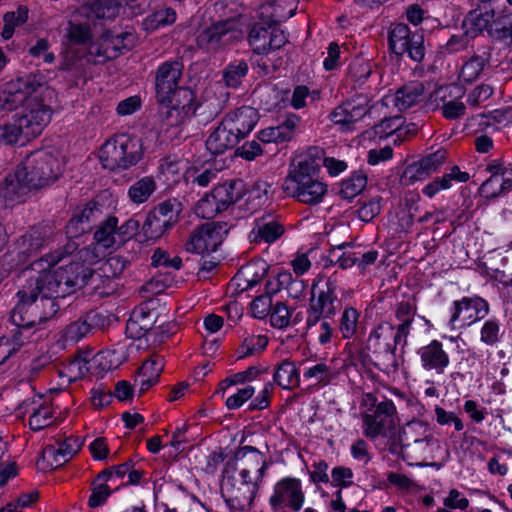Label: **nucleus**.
<instances>
[{"label": "nucleus", "mask_w": 512, "mask_h": 512, "mask_svg": "<svg viewBox=\"0 0 512 512\" xmlns=\"http://www.w3.org/2000/svg\"><path fill=\"white\" fill-rule=\"evenodd\" d=\"M28 20V9L24 6H19L16 11L7 12L4 17V27L2 37L6 40L10 39L15 27L24 24Z\"/></svg>", "instance_id": "50"}, {"label": "nucleus", "mask_w": 512, "mask_h": 512, "mask_svg": "<svg viewBox=\"0 0 512 512\" xmlns=\"http://www.w3.org/2000/svg\"><path fill=\"white\" fill-rule=\"evenodd\" d=\"M503 335L500 321L493 317L483 323L480 329V342L486 346L496 347Z\"/></svg>", "instance_id": "47"}, {"label": "nucleus", "mask_w": 512, "mask_h": 512, "mask_svg": "<svg viewBox=\"0 0 512 512\" xmlns=\"http://www.w3.org/2000/svg\"><path fill=\"white\" fill-rule=\"evenodd\" d=\"M163 367V359L159 356L152 357L142 364L135 380L140 393L146 392L159 381Z\"/></svg>", "instance_id": "36"}, {"label": "nucleus", "mask_w": 512, "mask_h": 512, "mask_svg": "<svg viewBox=\"0 0 512 512\" xmlns=\"http://www.w3.org/2000/svg\"><path fill=\"white\" fill-rule=\"evenodd\" d=\"M421 368L434 375H443L450 365V356L442 342L432 340L417 350Z\"/></svg>", "instance_id": "21"}, {"label": "nucleus", "mask_w": 512, "mask_h": 512, "mask_svg": "<svg viewBox=\"0 0 512 512\" xmlns=\"http://www.w3.org/2000/svg\"><path fill=\"white\" fill-rule=\"evenodd\" d=\"M450 313V327L455 328L457 323H461V327H469L489 314V304L479 296H465L452 303Z\"/></svg>", "instance_id": "17"}, {"label": "nucleus", "mask_w": 512, "mask_h": 512, "mask_svg": "<svg viewBox=\"0 0 512 512\" xmlns=\"http://www.w3.org/2000/svg\"><path fill=\"white\" fill-rule=\"evenodd\" d=\"M241 140L239 134L222 119L207 138L206 148L211 154L219 155L236 147Z\"/></svg>", "instance_id": "24"}, {"label": "nucleus", "mask_w": 512, "mask_h": 512, "mask_svg": "<svg viewBox=\"0 0 512 512\" xmlns=\"http://www.w3.org/2000/svg\"><path fill=\"white\" fill-rule=\"evenodd\" d=\"M227 232L225 223H206L192 232L185 245L186 251L196 254L214 252Z\"/></svg>", "instance_id": "18"}, {"label": "nucleus", "mask_w": 512, "mask_h": 512, "mask_svg": "<svg viewBox=\"0 0 512 512\" xmlns=\"http://www.w3.org/2000/svg\"><path fill=\"white\" fill-rule=\"evenodd\" d=\"M41 91L30 94L20 104L22 111L14 116L24 130V140L38 136L51 120L50 108L40 100Z\"/></svg>", "instance_id": "11"}, {"label": "nucleus", "mask_w": 512, "mask_h": 512, "mask_svg": "<svg viewBox=\"0 0 512 512\" xmlns=\"http://www.w3.org/2000/svg\"><path fill=\"white\" fill-rule=\"evenodd\" d=\"M291 312L283 302H277L270 312V323L274 328L284 329L289 326Z\"/></svg>", "instance_id": "60"}, {"label": "nucleus", "mask_w": 512, "mask_h": 512, "mask_svg": "<svg viewBox=\"0 0 512 512\" xmlns=\"http://www.w3.org/2000/svg\"><path fill=\"white\" fill-rule=\"evenodd\" d=\"M156 217L165 221L167 225L172 227L180 213V203L175 199L166 200L160 203L153 211H151Z\"/></svg>", "instance_id": "53"}, {"label": "nucleus", "mask_w": 512, "mask_h": 512, "mask_svg": "<svg viewBox=\"0 0 512 512\" xmlns=\"http://www.w3.org/2000/svg\"><path fill=\"white\" fill-rule=\"evenodd\" d=\"M142 155L140 139L128 134H118L108 139L99 151V159L103 167L112 171L135 166Z\"/></svg>", "instance_id": "5"}, {"label": "nucleus", "mask_w": 512, "mask_h": 512, "mask_svg": "<svg viewBox=\"0 0 512 512\" xmlns=\"http://www.w3.org/2000/svg\"><path fill=\"white\" fill-rule=\"evenodd\" d=\"M367 184V177L359 172L353 173L340 184L339 194L342 198L351 200L360 194Z\"/></svg>", "instance_id": "48"}, {"label": "nucleus", "mask_w": 512, "mask_h": 512, "mask_svg": "<svg viewBox=\"0 0 512 512\" xmlns=\"http://www.w3.org/2000/svg\"><path fill=\"white\" fill-rule=\"evenodd\" d=\"M120 5L115 0H96L93 12L97 18L113 19L119 13Z\"/></svg>", "instance_id": "63"}, {"label": "nucleus", "mask_w": 512, "mask_h": 512, "mask_svg": "<svg viewBox=\"0 0 512 512\" xmlns=\"http://www.w3.org/2000/svg\"><path fill=\"white\" fill-rule=\"evenodd\" d=\"M45 244L46 233L40 228H33L18 239L16 243L17 254L24 262L38 253Z\"/></svg>", "instance_id": "34"}, {"label": "nucleus", "mask_w": 512, "mask_h": 512, "mask_svg": "<svg viewBox=\"0 0 512 512\" xmlns=\"http://www.w3.org/2000/svg\"><path fill=\"white\" fill-rule=\"evenodd\" d=\"M223 119L226 124L244 139L256 126L259 120V114L256 109L250 106H242L233 111L228 112Z\"/></svg>", "instance_id": "26"}, {"label": "nucleus", "mask_w": 512, "mask_h": 512, "mask_svg": "<svg viewBox=\"0 0 512 512\" xmlns=\"http://www.w3.org/2000/svg\"><path fill=\"white\" fill-rule=\"evenodd\" d=\"M22 139H24V130L15 117L12 123L0 126V146L12 145Z\"/></svg>", "instance_id": "57"}, {"label": "nucleus", "mask_w": 512, "mask_h": 512, "mask_svg": "<svg viewBox=\"0 0 512 512\" xmlns=\"http://www.w3.org/2000/svg\"><path fill=\"white\" fill-rule=\"evenodd\" d=\"M360 312L352 307L347 306L339 318V331L344 339H351L358 332Z\"/></svg>", "instance_id": "45"}, {"label": "nucleus", "mask_w": 512, "mask_h": 512, "mask_svg": "<svg viewBox=\"0 0 512 512\" xmlns=\"http://www.w3.org/2000/svg\"><path fill=\"white\" fill-rule=\"evenodd\" d=\"M473 40L465 30L461 34L452 35L443 47L445 53L453 54L464 51Z\"/></svg>", "instance_id": "64"}, {"label": "nucleus", "mask_w": 512, "mask_h": 512, "mask_svg": "<svg viewBox=\"0 0 512 512\" xmlns=\"http://www.w3.org/2000/svg\"><path fill=\"white\" fill-rule=\"evenodd\" d=\"M338 289L339 279L336 274L319 275L313 281L306 316L307 330L315 328L322 318H333L336 315L341 305Z\"/></svg>", "instance_id": "4"}, {"label": "nucleus", "mask_w": 512, "mask_h": 512, "mask_svg": "<svg viewBox=\"0 0 512 512\" xmlns=\"http://www.w3.org/2000/svg\"><path fill=\"white\" fill-rule=\"evenodd\" d=\"M273 379L282 389H293L300 382L296 365L289 360H284L277 366Z\"/></svg>", "instance_id": "43"}, {"label": "nucleus", "mask_w": 512, "mask_h": 512, "mask_svg": "<svg viewBox=\"0 0 512 512\" xmlns=\"http://www.w3.org/2000/svg\"><path fill=\"white\" fill-rule=\"evenodd\" d=\"M118 220L115 217L107 219L95 232L96 245L105 249L119 246L125 242L127 232L117 231Z\"/></svg>", "instance_id": "33"}, {"label": "nucleus", "mask_w": 512, "mask_h": 512, "mask_svg": "<svg viewBox=\"0 0 512 512\" xmlns=\"http://www.w3.org/2000/svg\"><path fill=\"white\" fill-rule=\"evenodd\" d=\"M371 406L362 414L363 434L369 439L392 438L396 434L397 410L392 400L376 403L375 397L367 395Z\"/></svg>", "instance_id": "6"}, {"label": "nucleus", "mask_w": 512, "mask_h": 512, "mask_svg": "<svg viewBox=\"0 0 512 512\" xmlns=\"http://www.w3.org/2000/svg\"><path fill=\"white\" fill-rule=\"evenodd\" d=\"M20 167L27 172L29 183L34 189L49 185L62 173L58 159L46 151L30 154Z\"/></svg>", "instance_id": "10"}, {"label": "nucleus", "mask_w": 512, "mask_h": 512, "mask_svg": "<svg viewBox=\"0 0 512 512\" xmlns=\"http://www.w3.org/2000/svg\"><path fill=\"white\" fill-rule=\"evenodd\" d=\"M388 40L389 47L395 55L407 56L414 62H421L424 59L426 48L422 32L412 31L408 25L398 23L391 27Z\"/></svg>", "instance_id": "12"}, {"label": "nucleus", "mask_w": 512, "mask_h": 512, "mask_svg": "<svg viewBox=\"0 0 512 512\" xmlns=\"http://www.w3.org/2000/svg\"><path fill=\"white\" fill-rule=\"evenodd\" d=\"M240 35L236 21L226 19L202 30L197 36V45L208 52H216L237 41Z\"/></svg>", "instance_id": "15"}, {"label": "nucleus", "mask_w": 512, "mask_h": 512, "mask_svg": "<svg viewBox=\"0 0 512 512\" xmlns=\"http://www.w3.org/2000/svg\"><path fill=\"white\" fill-rule=\"evenodd\" d=\"M25 274V283L19 282L16 304L11 310L10 321L17 328L12 338H0V365L3 364L22 345L33 341L40 324L53 316L57 310L56 302L48 297L36 295L37 281Z\"/></svg>", "instance_id": "2"}, {"label": "nucleus", "mask_w": 512, "mask_h": 512, "mask_svg": "<svg viewBox=\"0 0 512 512\" xmlns=\"http://www.w3.org/2000/svg\"><path fill=\"white\" fill-rule=\"evenodd\" d=\"M156 182L151 176H144L135 181L128 189V197L134 204L146 202L156 190Z\"/></svg>", "instance_id": "44"}, {"label": "nucleus", "mask_w": 512, "mask_h": 512, "mask_svg": "<svg viewBox=\"0 0 512 512\" xmlns=\"http://www.w3.org/2000/svg\"><path fill=\"white\" fill-rule=\"evenodd\" d=\"M469 179L470 175L467 172L461 171L458 166H453L448 173H445L442 177H437L426 184L422 189V192L428 198H433L440 191L450 189L453 181L465 183Z\"/></svg>", "instance_id": "35"}, {"label": "nucleus", "mask_w": 512, "mask_h": 512, "mask_svg": "<svg viewBox=\"0 0 512 512\" xmlns=\"http://www.w3.org/2000/svg\"><path fill=\"white\" fill-rule=\"evenodd\" d=\"M284 233L283 226L272 218L262 217L255 219L254 227L249 233L252 243L271 244L278 240Z\"/></svg>", "instance_id": "28"}, {"label": "nucleus", "mask_w": 512, "mask_h": 512, "mask_svg": "<svg viewBox=\"0 0 512 512\" xmlns=\"http://www.w3.org/2000/svg\"><path fill=\"white\" fill-rule=\"evenodd\" d=\"M76 248V243L70 241L63 250L46 254L33 261L21 271L18 282L25 283V274L31 272L30 275L37 280L36 295L52 300L59 297L64 298L88 284L92 286V289H98L97 282L102 275L90 268L98 260V255L91 247L80 249L69 264L55 267L65 255L71 254Z\"/></svg>", "instance_id": "1"}, {"label": "nucleus", "mask_w": 512, "mask_h": 512, "mask_svg": "<svg viewBox=\"0 0 512 512\" xmlns=\"http://www.w3.org/2000/svg\"><path fill=\"white\" fill-rule=\"evenodd\" d=\"M43 85L36 76L26 75L9 81L0 87V111H11L29 97L42 90Z\"/></svg>", "instance_id": "16"}, {"label": "nucleus", "mask_w": 512, "mask_h": 512, "mask_svg": "<svg viewBox=\"0 0 512 512\" xmlns=\"http://www.w3.org/2000/svg\"><path fill=\"white\" fill-rule=\"evenodd\" d=\"M193 100L194 98L191 101L187 100L182 107L187 112L192 111L201 124L209 123L223 110L222 101L216 97L207 98L197 105H194Z\"/></svg>", "instance_id": "37"}, {"label": "nucleus", "mask_w": 512, "mask_h": 512, "mask_svg": "<svg viewBox=\"0 0 512 512\" xmlns=\"http://www.w3.org/2000/svg\"><path fill=\"white\" fill-rule=\"evenodd\" d=\"M268 344V338L265 335H244L237 353L238 358H246L255 353L265 350Z\"/></svg>", "instance_id": "49"}, {"label": "nucleus", "mask_w": 512, "mask_h": 512, "mask_svg": "<svg viewBox=\"0 0 512 512\" xmlns=\"http://www.w3.org/2000/svg\"><path fill=\"white\" fill-rule=\"evenodd\" d=\"M348 77L356 97L370 101L376 94L379 75L373 71L369 62L356 59L349 65Z\"/></svg>", "instance_id": "19"}, {"label": "nucleus", "mask_w": 512, "mask_h": 512, "mask_svg": "<svg viewBox=\"0 0 512 512\" xmlns=\"http://www.w3.org/2000/svg\"><path fill=\"white\" fill-rule=\"evenodd\" d=\"M219 212H221V210L211 194H206L204 197H202L197 202L195 207L196 215L203 219H212Z\"/></svg>", "instance_id": "61"}, {"label": "nucleus", "mask_w": 512, "mask_h": 512, "mask_svg": "<svg viewBox=\"0 0 512 512\" xmlns=\"http://www.w3.org/2000/svg\"><path fill=\"white\" fill-rule=\"evenodd\" d=\"M303 378L315 386L324 387L333 380L334 371L323 361L314 362L304 368Z\"/></svg>", "instance_id": "39"}, {"label": "nucleus", "mask_w": 512, "mask_h": 512, "mask_svg": "<svg viewBox=\"0 0 512 512\" xmlns=\"http://www.w3.org/2000/svg\"><path fill=\"white\" fill-rule=\"evenodd\" d=\"M489 61L490 54L488 52H483L480 55L475 54L471 56L463 63L459 73V78L467 83L475 81L481 75Z\"/></svg>", "instance_id": "41"}, {"label": "nucleus", "mask_w": 512, "mask_h": 512, "mask_svg": "<svg viewBox=\"0 0 512 512\" xmlns=\"http://www.w3.org/2000/svg\"><path fill=\"white\" fill-rule=\"evenodd\" d=\"M34 189L29 183L27 172L18 166L13 173H9L0 184V198L7 204L21 201L30 190Z\"/></svg>", "instance_id": "23"}, {"label": "nucleus", "mask_w": 512, "mask_h": 512, "mask_svg": "<svg viewBox=\"0 0 512 512\" xmlns=\"http://www.w3.org/2000/svg\"><path fill=\"white\" fill-rule=\"evenodd\" d=\"M359 254L360 249L356 250L350 243H342L330 249L329 259L340 268L348 269L359 261Z\"/></svg>", "instance_id": "40"}, {"label": "nucleus", "mask_w": 512, "mask_h": 512, "mask_svg": "<svg viewBox=\"0 0 512 512\" xmlns=\"http://www.w3.org/2000/svg\"><path fill=\"white\" fill-rule=\"evenodd\" d=\"M177 15L174 9H160L146 19L147 28L158 29L163 26L171 25L176 21Z\"/></svg>", "instance_id": "58"}, {"label": "nucleus", "mask_w": 512, "mask_h": 512, "mask_svg": "<svg viewBox=\"0 0 512 512\" xmlns=\"http://www.w3.org/2000/svg\"><path fill=\"white\" fill-rule=\"evenodd\" d=\"M370 103L367 100L355 98L337 106L330 114V120L340 125L342 130H351L353 125L364 118L369 110Z\"/></svg>", "instance_id": "22"}, {"label": "nucleus", "mask_w": 512, "mask_h": 512, "mask_svg": "<svg viewBox=\"0 0 512 512\" xmlns=\"http://www.w3.org/2000/svg\"><path fill=\"white\" fill-rule=\"evenodd\" d=\"M274 5L265 3L261 5L257 11L259 22H255L248 34V42L257 54H267L266 44L270 29L278 21L274 13Z\"/></svg>", "instance_id": "20"}, {"label": "nucleus", "mask_w": 512, "mask_h": 512, "mask_svg": "<svg viewBox=\"0 0 512 512\" xmlns=\"http://www.w3.org/2000/svg\"><path fill=\"white\" fill-rule=\"evenodd\" d=\"M424 98V84L419 81H411L404 84L396 91L393 103L399 111H405L419 104Z\"/></svg>", "instance_id": "30"}, {"label": "nucleus", "mask_w": 512, "mask_h": 512, "mask_svg": "<svg viewBox=\"0 0 512 512\" xmlns=\"http://www.w3.org/2000/svg\"><path fill=\"white\" fill-rule=\"evenodd\" d=\"M416 311L415 304L410 301H402L396 305L394 314L399 324L395 331V345L405 346L407 344V338L410 334Z\"/></svg>", "instance_id": "29"}, {"label": "nucleus", "mask_w": 512, "mask_h": 512, "mask_svg": "<svg viewBox=\"0 0 512 512\" xmlns=\"http://www.w3.org/2000/svg\"><path fill=\"white\" fill-rule=\"evenodd\" d=\"M320 98V92L318 90H310L305 85L296 86L290 98L291 106L296 109H302L308 105L309 102H314Z\"/></svg>", "instance_id": "54"}, {"label": "nucleus", "mask_w": 512, "mask_h": 512, "mask_svg": "<svg viewBox=\"0 0 512 512\" xmlns=\"http://www.w3.org/2000/svg\"><path fill=\"white\" fill-rule=\"evenodd\" d=\"M238 184L235 181L226 182L216 186L210 193L221 211L226 210L241 197Z\"/></svg>", "instance_id": "42"}, {"label": "nucleus", "mask_w": 512, "mask_h": 512, "mask_svg": "<svg viewBox=\"0 0 512 512\" xmlns=\"http://www.w3.org/2000/svg\"><path fill=\"white\" fill-rule=\"evenodd\" d=\"M430 173L426 171V168L422 165V162L416 161L408 165L401 177V181L405 185H412L416 181L424 180L426 177H428Z\"/></svg>", "instance_id": "62"}, {"label": "nucleus", "mask_w": 512, "mask_h": 512, "mask_svg": "<svg viewBox=\"0 0 512 512\" xmlns=\"http://www.w3.org/2000/svg\"><path fill=\"white\" fill-rule=\"evenodd\" d=\"M267 468L266 456L262 452L252 446H243L236 451L234 462H228L225 469L261 483Z\"/></svg>", "instance_id": "14"}, {"label": "nucleus", "mask_w": 512, "mask_h": 512, "mask_svg": "<svg viewBox=\"0 0 512 512\" xmlns=\"http://www.w3.org/2000/svg\"><path fill=\"white\" fill-rule=\"evenodd\" d=\"M282 188L287 196L307 205L320 204L328 185L320 177V166L310 152L292 163Z\"/></svg>", "instance_id": "3"}, {"label": "nucleus", "mask_w": 512, "mask_h": 512, "mask_svg": "<svg viewBox=\"0 0 512 512\" xmlns=\"http://www.w3.org/2000/svg\"><path fill=\"white\" fill-rule=\"evenodd\" d=\"M305 503L302 482L295 477H284L273 486L269 505L273 512H299Z\"/></svg>", "instance_id": "13"}, {"label": "nucleus", "mask_w": 512, "mask_h": 512, "mask_svg": "<svg viewBox=\"0 0 512 512\" xmlns=\"http://www.w3.org/2000/svg\"><path fill=\"white\" fill-rule=\"evenodd\" d=\"M92 214L93 208L89 206H86L79 214H75L66 225L67 235L76 237L89 229V220Z\"/></svg>", "instance_id": "52"}, {"label": "nucleus", "mask_w": 512, "mask_h": 512, "mask_svg": "<svg viewBox=\"0 0 512 512\" xmlns=\"http://www.w3.org/2000/svg\"><path fill=\"white\" fill-rule=\"evenodd\" d=\"M260 485L261 483L254 479L237 476L236 473L224 469L221 495L230 509L247 510L252 506Z\"/></svg>", "instance_id": "7"}, {"label": "nucleus", "mask_w": 512, "mask_h": 512, "mask_svg": "<svg viewBox=\"0 0 512 512\" xmlns=\"http://www.w3.org/2000/svg\"><path fill=\"white\" fill-rule=\"evenodd\" d=\"M395 329L391 323L383 322L373 329L367 339L366 349L372 354L374 365L389 372L397 368L394 343Z\"/></svg>", "instance_id": "9"}, {"label": "nucleus", "mask_w": 512, "mask_h": 512, "mask_svg": "<svg viewBox=\"0 0 512 512\" xmlns=\"http://www.w3.org/2000/svg\"><path fill=\"white\" fill-rule=\"evenodd\" d=\"M268 271L265 261L250 262L242 266L232 281L241 290L245 291L258 284Z\"/></svg>", "instance_id": "31"}, {"label": "nucleus", "mask_w": 512, "mask_h": 512, "mask_svg": "<svg viewBox=\"0 0 512 512\" xmlns=\"http://www.w3.org/2000/svg\"><path fill=\"white\" fill-rule=\"evenodd\" d=\"M429 431L428 425L422 421H411L407 423L403 429V441L405 442V446H411L412 443L418 441Z\"/></svg>", "instance_id": "59"}, {"label": "nucleus", "mask_w": 512, "mask_h": 512, "mask_svg": "<svg viewBox=\"0 0 512 512\" xmlns=\"http://www.w3.org/2000/svg\"><path fill=\"white\" fill-rule=\"evenodd\" d=\"M171 227L166 222L156 217L152 212L148 213L142 226V234L146 240L160 238Z\"/></svg>", "instance_id": "51"}, {"label": "nucleus", "mask_w": 512, "mask_h": 512, "mask_svg": "<svg viewBox=\"0 0 512 512\" xmlns=\"http://www.w3.org/2000/svg\"><path fill=\"white\" fill-rule=\"evenodd\" d=\"M26 411L30 414L29 425L34 431H39L48 427L55 419L53 406L42 398L27 404Z\"/></svg>", "instance_id": "32"}, {"label": "nucleus", "mask_w": 512, "mask_h": 512, "mask_svg": "<svg viewBox=\"0 0 512 512\" xmlns=\"http://www.w3.org/2000/svg\"><path fill=\"white\" fill-rule=\"evenodd\" d=\"M81 444L78 438L68 437L63 441H58L56 445L46 446L43 455L51 462L52 466L60 467L73 458Z\"/></svg>", "instance_id": "27"}, {"label": "nucleus", "mask_w": 512, "mask_h": 512, "mask_svg": "<svg viewBox=\"0 0 512 512\" xmlns=\"http://www.w3.org/2000/svg\"><path fill=\"white\" fill-rule=\"evenodd\" d=\"M183 63L179 59L167 60L155 70V90L161 103L172 104L176 95H183L184 99L191 101L193 91L180 87L183 74Z\"/></svg>", "instance_id": "8"}, {"label": "nucleus", "mask_w": 512, "mask_h": 512, "mask_svg": "<svg viewBox=\"0 0 512 512\" xmlns=\"http://www.w3.org/2000/svg\"><path fill=\"white\" fill-rule=\"evenodd\" d=\"M90 328L86 320L78 319L66 326L62 331L61 339L65 343H76L88 334Z\"/></svg>", "instance_id": "55"}, {"label": "nucleus", "mask_w": 512, "mask_h": 512, "mask_svg": "<svg viewBox=\"0 0 512 512\" xmlns=\"http://www.w3.org/2000/svg\"><path fill=\"white\" fill-rule=\"evenodd\" d=\"M157 312L151 310L147 304L136 307L126 323V334L130 338L139 339L154 329Z\"/></svg>", "instance_id": "25"}, {"label": "nucleus", "mask_w": 512, "mask_h": 512, "mask_svg": "<svg viewBox=\"0 0 512 512\" xmlns=\"http://www.w3.org/2000/svg\"><path fill=\"white\" fill-rule=\"evenodd\" d=\"M247 71L248 65L245 61H235L224 70L223 79L227 86L235 88L241 83V79L247 74Z\"/></svg>", "instance_id": "56"}, {"label": "nucleus", "mask_w": 512, "mask_h": 512, "mask_svg": "<svg viewBox=\"0 0 512 512\" xmlns=\"http://www.w3.org/2000/svg\"><path fill=\"white\" fill-rule=\"evenodd\" d=\"M298 286L297 292L304 290V282L301 280H294L289 271H281L275 277L269 279L266 283V294L269 296L278 293L282 289H290V287Z\"/></svg>", "instance_id": "46"}, {"label": "nucleus", "mask_w": 512, "mask_h": 512, "mask_svg": "<svg viewBox=\"0 0 512 512\" xmlns=\"http://www.w3.org/2000/svg\"><path fill=\"white\" fill-rule=\"evenodd\" d=\"M494 19L493 10L475 9L468 13L462 23V29L473 39L490 27Z\"/></svg>", "instance_id": "38"}]
</instances>
